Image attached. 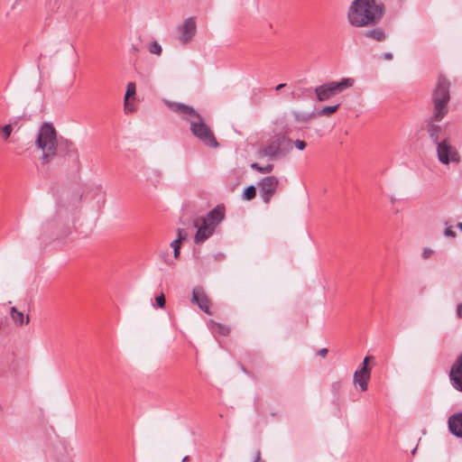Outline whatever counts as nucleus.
Wrapping results in <instances>:
<instances>
[{"mask_svg": "<svg viewBox=\"0 0 462 462\" xmlns=\"http://www.w3.org/2000/svg\"><path fill=\"white\" fill-rule=\"evenodd\" d=\"M450 98V81L443 75H439L431 95L433 119L443 120L445 118L448 114Z\"/></svg>", "mask_w": 462, "mask_h": 462, "instance_id": "7ed1b4c3", "label": "nucleus"}, {"mask_svg": "<svg viewBox=\"0 0 462 462\" xmlns=\"http://www.w3.org/2000/svg\"><path fill=\"white\" fill-rule=\"evenodd\" d=\"M11 317L14 323L19 326L28 324L30 321L29 316L24 318L23 314L21 311H18L14 307L11 309Z\"/></svg>", "mask_w": 462, "mask_h": 462, "instance_id": "a211bd4d", "label": "nucleus"}, {"mask_svg": "<svg viewBox=\"0 0 462 462\" xmlns=\"http://www.w3.org/2000/svg\"><path fill=\"white\" fill-rule=\"evenodd\" d=\"M433 251L430 248H425L423 251H422V257L424 259H427L429 258L431 254H432Z\"/></svg>", "mask_w": 462, "mask_h": 462, "instance_id": "72a5a7b5", "label": "nucleus"}, {"mask_svg": "<svg viewBox=\"0 0 462 462\" xmlns=\"http://www.w3.org/2000/svg\"><path fill=\"white\" fill-rule=\"evenodd\" d=\"M373 358H374V357H373L372 356H365V357L364 358V361H363V363L361 364V365H360V368H359V369H365V370H367V371H370V372H371V369L368 367V362H369L370 360H372Z\"/></svg>", "mask_w": 462, "mask_h": 462, "instance_id": "c756f323", "label": "nucleus"}, {"mask_svg": "<svg viewBox=\"0 0 462 462\" xmlns=\"http://www.w3.org/2000/svg\"><path fill=\"white\" fill-rule=\"evenodd\" d=\"M256 195V189L254 186H248L243 192L242 198L245 200L253 199Z\"/></svg>", "mask_w": 462, "mask_h": 462, "instance_id": "b1692460", "label": "nucleus"}, {"mask_svg": "<svg viewBox=\"0 0 462 462\" xmlns=\"http://www.w3.org/2000/svg\"><path fill=\"white\" fill-rule=\"evenodd\" d=\"M293 116H294V119L297 122L306 123V122L310 121L312 118L313 114L312 113H307V112L294 111L293 112Z\"/></svg>", "mask_w": 462, "mask_h": 462, "instance_id": "412c9836", "label": "nucleus"}, {"mask_svg": "<svg viewBox=\"0 0 462 462\" xmlns=\"http://www.w3.org/2000/svg\"><path fill=\"white\" fill-rule=\"evenodd\" d=\"M36 145L42 152V161L48 163L57 154L58 139L53 125L44 123L41 126L36 139Z\"/></svg>", "mask_w": 462, "mask_h": 462, "instance_id": "20e7f679", "label": "nucleus"}, {"mask_svg": "<svg viewBox=\"0 0 462 462\" xmlns=\"http://www.w3.org/2000/svg\"><path fill=\"white\" fill-rule=\"evenodd\" d=\"M132 49L134 51H138V49L135 48L134 46L132 47Z\"/></svg>", "mask_w": 462, "mask_h": 462, "instance_id": "79ce46f5", "label": "nucleus"}, {"mask_svg": "<svg viewBox=\"0 0 462 462\" xmlns=\"http://www.w3.org/2000/svg\"><path fill=\"white\" fill-rule=\"evenodd\" d=\"M224 209L220 207H217L210 210L207 216L202 218V221L204 224H208L216 229L217 226L224 219Z\"/></svg>", "mask_w": 462, "mask_h": 462, "instance_id": "2eb2a0df", "label": "nucleus"}, {"mask_svg": "<svg viewBox=\"0 0 462 462\" xmlns=\"http://www.w3.org/2000/svg\"><path fill=\"white\" fill-rule=\"evenodd\" d=\"M291 150V140L285 136H279L261 148L258 153L261 157L276 161L285 157Z\"/></svg>", "mask_w": 462, "mask_h": 462, "instance_id": "39448f33", "label": "nucleus"}, {"mask_svg": "<svg viewBox=\"0 0 462 462\" xmlns=\"http://www.w3.org/2000/svg\"><path fill=\"white\" fill-rule=\"evenodd\" d=\"M370 374V371L365 369H358L354 374V383L358 385L363 392L367 390Z\"/></svg>", "mask_w": 462, "mask_h": 462, "instance_id": "dca6fc26", "label": "nucleus"}, {"mask_svg": "<svg viewBox=\"0 0 462 462\" xmlns=\"http://www.w3.org/2000/svg\"><path fill=\"white\" fill-rule=\"evenodd\" d=\"M441 120H435L433 119V113L431 114L430 117L426 123V132L431 140V142L436 145L438 143H440L441 140H439V133L442 130L441 125H438L437 123L440 122Z\"/></svg>", "mask_w": 462, "mask_h": 462, "instance_id": "ddd939ff", "label": "nucleus"}, {"mask_svg": "<svg viewBox=\"0 0 462 462\" xmlns=\"http://www.w3.org/2000/svg\"><path fill=\"white\" fill-rule=\"evenodd\" d=\"M449 376L453 387L462 392V355L454 363Z\"/></svg>", "mask_w": 462, "mask_h": 462, "instance_id": "9b49d317", "label": "nucleus"}, {"mask_svg": "<svg viewBox=\"0 0 462 462\" xmlns=\"http://www.w3.org/2000/svg\"><path fill=\"white\" fill-rule=\"evenodd\" d=\"M12 130H13V127H12L11 124L5 125V126H3L1 128V134H2V136L4 137V139L6 140L9 138V136L11 135Z\"/></svg>", "mask_w": 462, "mask_h": 462, "instance_id": "bb28decb", "label": "nucleus"}, {"mask_svg": "<svg viewBox=\"0 0 462 462\" xmlns=\"http://www.w3.org/2000/svg\"><path fill=\"white\" fill-rule=\"evenodd\" d=\"M365 38L372 39L376 42H383L387 38V34L383 28L375 27L371 30H366L363 32Z\"/></svg>", "mask_w": 462, "mask_h": 462, "instance_id": "f3484780", "label": "nucleus"}, {"mask_svg": "<svg viewBox=\"0 0 462 462\" xmlns=\"http://www.w3.org/2000/svg\"><path fill=\"white\" fill-rule=\"evenodd\" d=\"M354 79L347 78L340 81H329L315 88V94L319 101H326L340 93L341 91L352 87Z\"/></svg>", "mask_w": 462, "mask_h": 462, "instance_id": "423d86ee", "label": "nucleus"}, {"mask_svg": "<svg viewBox=\"0 0 462 462\" xmlns=\"http://www.w3.org/2000/svg\"><path fill=\"white\" fill-rule=\"evenodd\" d=\"M188 460H189V457L186 456V457H183L181 462H188Z\"/></svg>", "mask_w": 462, "mask_h": 462, "instance_id": "ea45409f", "label": "nucleus"}, {"mask_svg": "<svg viewBox=\"0 0 462 462\" xmlns=\"http://www.w3.org/2000/svg\"><path fill=\"white\" fill-rule=\"evenodd\" d=\"M293 144H294V146H295L298 150H300V151L304 150V149H305V147H306V145H307V143H306V142H305V141L299 140V139H298V140H295V141L293 142Z\"/></svg>", "mask_w": 462, "mask_h": 462, "instance_id": "2f4dec72", "label": "nucleus"}, {"mask_svg": "<svg viewBox=\"0 0 462 462\" xmlns=\"http://www.w3.org/2000/svg\"><path fill=\"white\" fill-rule=\"evenodd\" d=\"M190 226L193 228H195V227L198 228L197 233L194 237V241L196 244L203 243L208 238H209L215 231V229L212 226H208V224H204L203 221L200 226H198L197 221L193 220L190 223Z\"/></svg>", "mask_w": 462, "mask_h": 462, "instance_id": "f8f14e48", "label": "nucleus"}, {"mask_svg": "<svg viewBox=\"0 0 462 462\" xmlns=\"http://www.w3.org/2000/svg\"><path fill=\"white\" fill-rule=\"evenodd\" d=\"M191 301L197 304L202 311L210 314V301L201 287L193 289Z\"/></svg>", "mask_w": 462, "mask_h": 462, "instance_id": "9d476101", "label": "nucleus"}, {"mask_svg": "<svg viewBox=\"0 0 462 462\" xmlns=\"http://www.w3.org/2000/svg\"><path fill=\"white\" fill-rule=\"evenodd\" d=\"M148 50L152 54L155 55H161L162 51L161 44L156 41L150 43Z\"/></svg>", "mask_w": 462, "mask_h": 462, "instance_id": "393cba45", "label": "nucleus"}, {"mask_svg": "<svg viewBox=\"0 0 462 462\" xmlns=\"http://www.w3.org/2000/svg\"><path fill=\"white\" fill-rule=\"evenodd\" d=\"M383 58H384L385 60H392V59H393V54H392L391 52H385V53L383 54Z\"/></svg>", "mask_w": 462, "mask_h": 462, "instance_id": "4c0bfd02", "label": "nucleus"}, {"mask_svg": "<svg viewBox=\"0 0 462 462\" xmlns=\"http://www.w3.org/2000/svg\"><path fill=\"white\" fill-rule=\"evenodd\" d=\"M180 240H173L171 243V247L173 249V254H174V258H178L179 255H180Z\"/></svg>", "mask_w": 462, "mask_h": 462, "instance_id": "a878e982", "label": "nucleus"}, {"mask_svg": "<svg viewBox=\"0 0 462 462\" xmlns=\"http://www.w3.org/2000/svg\"><path fill=\"white\" fill-rule=\"evenodd\" d=\"M384 5L377 0H354L347 10V22L354 27H369L380 23Z\"/></svg>", "mask_w": 462, "mask_h": 462, "instance_id": "f257e3e1", "label": "nucleus"}, {"mask_svg": "<svg viewBox=\"0 0 462 462\" xmlns=\"http://www.w3.org/2000/svg\"><path fill=\"white\" fill-rule=\"evenodd\" d=\"M328 354V349L327 348H321L319 351V355L321 356H326V355Z\"/></svg>", "mask_w": 462, "mask_h": 462, "instance_id": "c9c22d12", "label": "nucleus"}, {"mask_svg": "<svg viewBox=\"0 0 462 462\" xmlns=\"http://www.w3.org/2000/svg\"><path fill=\"white\" fill-rule=\"evenodd\" d=\"M251 168L256 171H259L261 173H270L273 171V164H267L265 166H260L259 163L257 162H253L251 164Z\"/></svg>", "mask_w": 462, "mask_h": 462, "instance_id": "5701e85b", "label": "nucleus"}, {"mask_svg": "<svg viewBox=\"0 0 462 462\" xmlns=\"http://www.w3.org/2000/svg\"><path fill=\"white\" fill-rule=\"evenodd\" d=\"M457 315L459 319L462 318V302L459 303L457 307Z\"/></svg>", "mask_w": 462, "mask_h": 462, "instance_id": "f704fd0d", "label": "nucleus"}, {"mask_svg": "<svg viewBox=\"0 0 462 462\" xmlns=\"http://www.w3.org/2000/svg\"><path fill=\"white\" fill-rule=\"evenodd\" d=\"M162 180V172L159 170H152L149 171L147 180L153 186H157Z\"/></svg>", "mask_w": 462, "mask_h": 462, "instance_id": "aec40b11", "label": "nucleus"}, {"mask_svg": "<svg viewBox=\"0 0 462 462\" xmlns=\"http://www.w3.org/2000/svg\"><path fill=\"white\" fill-rule=\"evenodd\" d=\"M167 105L173 112L180 115L184 119L189 122L190 131L194 136L208 146L214 148L218 146V143L213 132L204 122L201 116L192 106L177 102H168Z\"/></svg>", "mask_w": 462, "mask_h": 462, "instance_id": "f03ea898", "label": "nucleus"}, {"mask_svg": "<svg viewBox=\"0 0 462 462\" xmlns=\"http://www.w3.org/2000/svg\"><path fill=\"white\" fill-rule=\"evenodd\" d=\"M457 226L459 228L460 231H462V223H458Z\"/></svg>", "mask_w": 462, "mask_h": 462, "instance_id": "a19ab883", "label": "nucleus"}, {"mask_svg": "<svg viewBox=\"0 0 462 462\" xmlns=\"http://www.w3.org/2000/svg\"><path fill=\"white\" fill-rule=\"evenodd\" d=\"M444 235L448 237H455L456 232L453 230L452 226H448L444 231Z\"/></svg>", "mask_w": 462, "mask_h": 462, "instance_id": "473e14b6", "label": "nucleus"}, {"mask_svg": "<svg viewBox=\"0 0 462 462\" xmlns=\"http://www.w3.org/2000/svg\"><path fill=\"white\" fill-rule=\"evenodd\" d=\"M339 107V104L335 106H326L317 112V116H330L335 113Z\"/></svg>", "mask_w": 462, "mask_h": 462, "instance_id": "4be33fe9", "label": "nucleus"}, {"mask_svg": "<svg viewBox=\"0 0 462 462\" xmlns=\"http://www.w3.org/2000/svg\"><path fill=\"white\" fill-rule=\"evenodd\" d=\"M254 462H261V451L259 449L256 451V456Z\"/></svg>", "mask_w": 462, "mask_h": 462, "instance_id": "e433bc0d", "label": "nucleus"}, {"mask_svg": "<svg viewBox=\"0 0 462 462\" xmlns=\"http://www.w3.org/2000/svg\"><path fill=\"white\" fill-rule=\"evenodd\" d=\"M135 91H136L135 84L134 82H129L127 84L126 92H125V108L126 110H130V108L128 107V99L130 97H134Z\"/></svg>", "mask_w": 462, "mask_h": 462, "instance_id": "6ab92c4d", "label": "nucleus"}, {"mask_svg": "<svg viewBox=\"0 0 462 462\" xmlns=\"http://www.w3.org/2000/svg\"><path fill=\"white\" fill-rule=\"evenodd\" d=\"M155 301H156V304L159 308L162 309L164 308L165 306V296L164 294L162 292L160 295H158L156 298H155Z\"/></svg>", "mask_w": 462, "mask_h": 462, "instance_id": "c85d7f7f", "label": "nucleus"}, {"mask_svg": "<svg viewBox=\"0 0 462 462\" xmlns=\"http://www.w3.org/2000/svg\"><path fill=\"white\" fill-rule=\"evenodd\" d=\"M448 426L452 435L462 439V412H457L449 416Z\"/></svg>", "mask_w": 462, "mask_h": 462, "instance_id": "4468645a", "label": "nucleus"}, {"mask_svg": "<svg viewBox=\"0 0 462 462\" xmlns=\"http://www.w3.org/2000/svg\"><path fill=\"white\" fill-rule=\"evenodd\" d=\"M179 36L178 40L181 44L189 42L196 34V20L193 17H189L184 20L181 25L178 27Z\"/></svg>", "mask_w": 462, "mask_h": 462, "instance_id": "6e6552de", "label": "nucleus"}, {"mask_svg": "<svg viewBox=\"0 0 462 462\" xmlns=\"http://www.w3.org/2000/svg\"><path fill=\"white\" fill-rule=\"evenodd\" d=\"M177 233V240H180V242L185 241L189 236V232L185 228H178Z\"/></svg>", "mask_w": 462, "mask_h": 462, "instance_id": "cd10ccee", "label": "nucleus"}, {"mask_svg": "<svg viewBox=\"0 0 462 462\" xmlns=\"http://www.w3.org/2000/svg\"><path fill=\"white\" fill-rule=\"evenodd\" d=\"M436 152L439 162L444 165L458 163L461 160L457 149L451 144L448 138H444L436 144Z\"/></svg>", "mask_w": 462, "mask_h": 462, "instance_id": "0eeeda50", "label": "nucleus"}, {"mask_svg": "<svg viewBox=\"0 0 462 462\" xmlns=\"http://www.w3.org/2000/svg\"><path fill=\"white\" fill-rule=\"evenodd\" d=\"M285 87H286V84H285V83H281V84H279V85H277V86H276L275 90H277V91H278V90H281V89H282V88H285Z\"/></svg>", "mask_w": 462, "mask_h": 462, "instance_id": "58836bf2", "label": "nucleus"}, {"mask_svg": "<svg viewBox=\"0 0 462 462\" xmlns=\"http://www.w3.org/2000/svg\"><path fill=\"white\" fill-rule=\"evenodd\" d=\"M216 328H217V332L222 335H227L228 331H229L227 328H226L220 324H215L213 329L215 330Z\"/></svg>", "mask_w": 462, "mask_h": 462, "instance_id": "7c9ffc66", "label": "nucleus"}, {"mask_svg": "<svg viewBox=\"0 0 462 462\" xmlns=\"http://www.w3.org/2000/svg\"><path fill=\"white\" fill-rule=\"evenodd\" d=\"M279 180L274 176H268L263 178L260 183V195L265 203H269L271 198L276 192Z\"/></svg>", "mask_w": 462, "mask_h": 462, "instance_id": "1a4fd4ad", "label": "nucleus"}]
</instances>
